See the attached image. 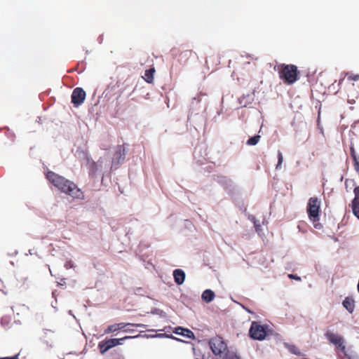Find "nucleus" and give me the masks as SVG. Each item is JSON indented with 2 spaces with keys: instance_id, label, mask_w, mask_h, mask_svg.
Returning <instances> with one entry per match:
<instances>
[{
  "instance_id": "19",
  "label": "nucleus",
  "mask_w": 359,
  "mask_h": 359,
  "mask_svg": "<svg viewBox=\"0 0 359 359\" xmlns=\"http://www.w3.org/2000/svg\"><path fill=\"white\" fill-rule=\"evenodd\" d=\"M346 76L348 81H359V74H353L352 73H346Z\"/></svg>"
},
{
  "instance_id": "29",
  "label": "nucleus",
  "mask_w": 359,
  "mask_h": 359,
  "mask_svg": "<svg viewBox=\"0 0 359 359\" xmlns=\"http://www.w3.org/2000/svg\"><path fill=\"white\" fill-rule=\"evenodd\" d=\"M254 224H255V227L256 228V231H258L260 228V225L257 224L256 222H254Z\"/></svg>"
},
{
  "instance_id": "2",
  "label": "nucleus",
  "mask_w": 359,
  "mask_h": 359,
  "mask_svg": "<svg viewBox=\"0 0 359 359\" xmlns=\"http://www.w3.org/2000/svg\"><path fill=\"white\" fill-rule=\"evenodd\" d=\"M279 77L285 84L291 85L298 79V69L294 65L281 64L278 66Z\"/></svg>"
},
{
  "instance_id": "28",
  "label": "nucleus",
  "mask_w": 359,
  "mask_h": 359,
  "mask_svg": "<svg viewBox=\"0 0 359 359\" xmlns=\"http://www.w3.org/2000/svg\"><path fill=\"white\" fill-rule=\"evenodd\" d=\"M50 335H54V332H52L51 330H47L46 332H45V337H50Z\"/></svg>"
},
{
  "instance_id": "15",
  "label": "nucleus",
  "mask_w": 359,
  "mask_h": 359,
  "mask_svg": "<svg viewBox=\"0 0 359 359\" xmlns=\"http://www.w3.org/2000/svg\"><path fill=\"white\" fill-rule=\"evenodd\" d=\"M175 332L177 334L182 335L189 339L194 338V334L193 332H191V330H189L188 329H185V328H183L181 327H177Z\"/></svg>"
},
{
  "instance_id": "11",
  "label": "nucleus",
  "mask_w": 359,
  "mask_h": 359,
  "mask_svg": "<svg viewBox=\"0 0 359 359\" xmlns=\"http://www.w3.org/2000/svg\"><path fill=\"white\" fill-rule=\"evenodd\" d=\"M194 55H196V53L191 50H184L179 54L178 61L181 64L185 65Z\"/></svg>"
},
{
  "instance_id": "5",
  "label": "nucleus",
  "mask_w": 359,
  "mask_h": 359,
  "mask_svg": "<svg viewBox=\"0 0 359 359\" xmlns=\"http://www.w3.org/2000/svg\"><path fill=\"white\" fill-rule=\"evenodd\" d=\"M266 334V326L256 321L252 323L249 330V334L252 339L261 341L265 339Z\"/></svg>"
},
{
  "instance_id": "25",
  "label": "nucleus",
  "mask_w": 359,
  "mask_h": 359,
  "mask_svg": "<svg viewBox=\"0 0 359 359\" xmlns=\"http://www.w3.org/2000/svg\"><path fill=\"white\" fill-rule=\"evenodd\" d=\"M178 53H179V50L177 48H174L171 50V54L173 55V57H177Z\"/></svg>"
},
{
  "instance_id": "6",
  "label": "nucleus",
  "mask_w": 359,
  "mask_h": 359,
  "mask_svg": "<svg viewBox=\"0 0 359 359\" xmlns=\"http://www.w3.org/2000/svg\"><path fill=\"white\" fill-rule=\"evenodd\" d=\"M325 335L327 339L330 343L335 345L337 348L340 349L341 352H343L346 355H347L346 353V346L344 344V339L342 337L334 333H332L330 331H327Z\"/></svg>"
},
{
  "instance_id": "8",
  "label": "nucleus",
  "mask_w": 359,
  "mask_h": 359,
  "mask_svg": "<svg viewBox=\"0 0 359 359\" xmlns=\"http://www.w3.org/2000/svg\"><path fill=\"white\" fill-rule=\"evenodd\" d=\"M86 92L81 88H76L72 94V102L74 107L80 106L86 99Z\"/></svg>"
},
{
  "instance_id": "20",
  "label": "nucleus",
  "mask_w": 359,
  "mask_h": 359,
  "mask_svg": "<svg viewBox=\"0 0 359 359\" xmlns=\"http://www.w3.org/2000/svg\"><path fill=\"white\" fill-rule=\"evenodd\" d=\"M288 349H289V351H290L291 353H294V354H295V355H301V352L299 351V350L298 349V348H297V347H296L294 345H290V346H288Z\"/></svg>"
},
{
  "instance_id": "30",
  "label": "nucleus",
  "mask_w": 359,
  "mask_h": 359,
  "mask_svg": "<svg viewBox=\"0 0 359 359\" xmlns=\"http://www.w3.org/2000/svg\"><path fill=\"white\" fill-rule=\"evenodd\" d=\"M348 182H349V181L348 180H346V182H345V185H346V187H348Z\"/></svg>"
},
{
  "instance_id": "17",
  "label": "nucleus",
  "mask_w": 359,
  "mask_h": 359,
  "mask_svg": "<svg viewBox=\"0 0 359 359\" xmlns=\"http://www.w3.org/2000/svg\"><path fill=\"white\" fill-rule=\"evenodd\" d=\"M215 296V293L211 290H205L202 294V299L206 302H210L214 299Z\"/></svg>"
},
{
  "instance_id": "3",
  "label": "nucleus",
  "mask_w": 359,
  "mask_h": 359,
  "mask_svg": "<svg viewBox=\"0 0 359 359\" xmlns=\"http://www.w3.org/2000/svg\"><path fill=\"white\" fill-rule=\"evenodd\" d=\"M210 347L215 355L224 356L228 353L227 344L220 336H215L210 339Z\"/></svg>"
},
{
  "instance_id": "22",
  "label": "nucleus",
  "mask_w": 359,
  "mask_h": 359,
  "mask_svg": "<svg viewBox=\"0 0 359 359\" xmlns=\"http://www.w3.org/2000/svg\"><path fill=\"white\" fill-rule=\"evenodd\" d=\"M353 165L354 170L359 175V158L353 159Z\"/></svg>"
},
{
  "instance_id": "27",
  "label": "nucleus",
  "mask_w": 359,
  "mask_h": 359,
  "mask_svg": "<svg viewBox=\"0 0 359 359\" xmlns=\"http://www.w3.org/2000/svg\"><path fill=\"white\" fill-rule=\"evenodd\" d=\"M288 276H289L290 278H292V279H295V280H301L300 277H299V276H297L296 275L289 274Z\"/></svg>"
},
{
  "instance_id": "7",
  "label": "nucleus",
  "mask_w": 359,
  "mask_h": 359,
  "mask_svg": "<svg viewBox=\"0 0 359 359\" xmlns=\"http://www.w3.org/2000/svg\"><path fill=\"white\" fill-rule=\"evenodd\" d=\"M129 326L138 327H143L144 325L142 324H133V323H116V324L109 325L107 327V328L104 330V334L113 333L116 331L121 330H124L125 332H128V331H130V329L126 328V327H128Z\"/></svg>"
},
{
  "instance_id": "9",
  "label": "nucleus",
  "mask_w": 359,
  "mask_h": 359,
  "mask_svg": "<svg viewBox=\"0 0 359 359\" xmlns=\"http://www.w3.org/2000/svg\"><path fill=\"white\" fill-rule=\"evenodd\" d=\"M117 341L114 339H104L98 343V348L101 354H104L107 351L116 346Z\"/></svg>"
},
{
  "instance_id": "24",
  "label": "nucleus",
  "mask_w": 359,
  "mask_h": 359,
  "mask_svg": "<svg viewBox=\"0 0 359 359\" xmlns=\"http://www.w3.org/2000/svg\"><path fill=\"white\" fill-rule=\"evenodd\" d=\"M133 338V337L130 336H126L121 339H114V340L117 341V343L116 344V346L120 344H122V341L127 339Z\"/></svg>"
},
{
  "instance_id": "23",
  "label": "nucleus",
  "mask_w": 359,
  "mask_h": 359,
  "mask_svg": "<svg viewBox=\"0 0 359 359\" xmlns=\"http://www.w3.org/2000/svg\"><path fill=\"white\" fill-rule=\"evenodd\" d=\"M350 154H351V156L352 159H355V158H359L356 155V153H355V149H354L353 146H351V147H350Z\"/></svg>"
},
{
  "instance_id": "1",
  "label": "nucleus",
  "mask_w": 359,
  "mask_h": 359,
  "mask_svg": "<svg viewBox=\"0 0 359 359\" xmlns=\"http://www.w3.org/2000/svg\"><path fill=\"white\" fill-rule=\"evenodd\" d=\"M47 180L61 192L76 199H84L83 192L77 185L65 177L53 172L46 173Z\"/></svg>"
},
{
  "instance_id": "13",
  "label": "nucleus",
  "mask_w": 359,
  "mask_h": 359,
  "mask_svg": "<svg viewBox=\"0 0 359 359\" xmlns=\"http://www.w3.org/2000/svg\"><path fill=\"white\" fill-rule=\"evenodd\" d=\"M344 307L350 313H352L355 309V301L353 298L347 297L342 303Z\"/></svg>"
},
{
  "instance_id": "16",
  "label": "nucleus",
  "mask_w": 359,
  "mask_h": 359,
  "mask_svg": "<svg viewBox=\"0 0 359 359\" xmlns=\"http://www.w3.org/2000/svg\"><path fill=\"white\" fill-rule=\"evenodd\" d=\"M154 72V68H150L149 69H147L144 72V76H143L145 81H147L149 83H153Z\"/></svg>"
},
{
  "instance_id": "10",
  "label": "nucleus",
  "mask_w": 359,
  "mask_h": 359,
  "mask_svg": "<svg viewBox=\"0 0 359 359\" xmlns=\"http://www.w3.org/2000/svg\"><path fill=\"white\" fill-rule=\"evenodd\" d=\"M355 197L352 201V210L354 215L359 219V187L353 190Z\"/></svg>"
},
{
  "instance_id": "26",
  "label": "nucleus",
  "mask_w": 359,
  "mask_h": 359,
  "mask_svg": "<svg viewBox=\"0 0 359 359\" xmlns=\"http://www.w3.org/2000/svg\"><path fill=\"white\" fill-rule=\"evenodd\" d=\"M0 359H19V354H16L12 357L0 358Z\"/></svg>"
},
{
  "instance_id": "4",
  "label": "nucleus",
  "mask_w": 359,
  "mask_h": 359,
  "mask_svg": "<svg viewBox=\"0 0 359 359\" xmlns=\"http://www.w3.org/2000/svg\"><path fill=\"white\" fill-rule=\"evenodd\" d=\"M320 210V201L317 197L310 198L307 204V213L311 221L316 222L319 220Z\"/></svg>"
},
{
  "instance_id": "12",
  "label": "nucleus",
  "mask_w": 359,
  "mask_h": 359,
  "mask_svg": "<svg viewBox=\"0 0 359 359\" xmlns=\"http://www.w3.org/2000/svg\"><path fill=\"white\" fill-rule=\"evenodd\" d=\"M126 156V149L124 146L119 145L118 147V149L114 154V156L113 158V162L116 160V163H119L120 161L123 160Z\"/></svg>"
},
{
  "instance_id": "18",
  "label": "nucleus",
  "mask_w": 359,
  "mask_h": 359,
  "mask_svg": "<svg viewBox=\"0 0 359 359\" xmlns=\"http://www.w3.org/2000/svg\"><path fill=\"white\" fill-rule=\"evenodd\" d=\"M260 138H261L260 135H255L254 137H252L248 140L247 144L249 146L256 145L259 142Z\"/></svg>"
},
{
  "instance_id": "21",
  "label": "nucleus",
  "mask_w": 359,
  "mask_h": 359,
  "mask_svg": "<svg viewBox=\"0 0 359 359\" xmlns=\"http://www.w3.org/2000/svg\"><path fill=\"white\" fill-rule=\"evenodd\" d=\"M278 163L276 165V169L280 168L281 165L283 161V154H282L281 151H278Z\"/></svg>"
},
{
  "instance_id": "14",
  "label": "nucleus",
  "mask_w": 359,
  "mask_h": 359,
  "mask_svg": "<svg viewBox=\"0 0 359 359\" xmlns=\"http://www.w3.org/2000/svg\"><path fill=\"white\" fill-rule=\"evenodd\" d=\"M173 276L175 278V281L178 285H181L184 283L185 278V273L182 269H175L173 271Z\"/></svg>"
}]
</instances>
